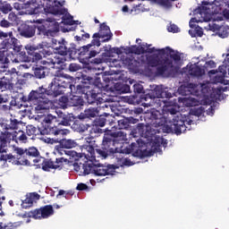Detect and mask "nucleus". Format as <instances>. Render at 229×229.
Listing matches in <instances>:
<instances>
[{
    "mask_svg": "<svg viewBox=\"0 0 229 229\" xmlns=\"http://www.w3.org/2000/svg\"><path fill=\"white\" fill-rule=\"evenodd\" d=\"M39 49L43 55V58L46 60L41 61L42 65L36 64L32 67L33 76L37 80H44L47 74H49V68L55 69V65H62L65 60L53 53L48 47H44V45H39Z\"/></svg>",
    "mask_w": 229,
    "mask_h": 229,
    "instance_id": "f257e3e1",
    "label": "nucleus"
},
{
    "mask_svg": "<svg viewBox=\"0 0 229 229\" xmlns=\"http://www.w3.org/2000/svg\"><path fill=\"white\" fill-rule=\"evenodd\" d=\"M56 123V116L53 114H47L44 117L42 127L37 129L35 125L29 124L26 126V133L31 139L37 137V135H52V137H58L62 135H67L69 130H63L55 125Z\"/></svg>",
    "mask_w": 229,
    "mask_h": 229,
    "instance_id": "f03ea898",
    "label": "nucleus"
},
{
    "mask_svg": "<svg viewBox=\"0 0 229 229\" xmlns=\"http://www.w3.org/2000/svg\"><path fill=\"white\" fill-rule=\"evenodd\" d=\"M158 55V53L146 55V60L142 62L143 64L148 65V67H157L156 74L157 76H164L165 78H169V76H171V70L173 69V67H174V65L173 64V61L169 58H165L161 60Z\"/></svg>",
    "mask_w": 229,
    "mask_h": 229,
    "instance_id": "7ed1b4c3",
    "label": "nucleus"
},
{
    "mask_svg": "<svg viewBox=\"0 0 229 229\" xmlns=\"http://www.w3.org/2000/svg\"><path fill=\"white\" fill-rule=\"evenodd\" d=\"M116 137L117 133L112 132V131L104 134L102 149L97 148L94 150L95 153H97L98 157H102V158H106L108 155H114L117 158L119 157L117 155H124V151L115 146V144H118L117 140H115Z\"/></svg>",
    "mask_w": 229,
    "mask_h": 229,
    "instance_id": "20e7f679",
    "label": "nucleus"
},
{
    "mask_svg": "<svg viewBox=\"0 0 229 229\" xmlns=\"http://www.w3.org/2000/svg\"><path fill=\"white\" fill-rule=\"evenodd\" d=\"M72 82V77L56 75L53 81L48 85L53 98H58V96L65 94V90H68V93L72 92V87H74Z\"/></svg>",
    "mask_w": 229,
    "mask_h": 229,
    "instance_id": "39448f33",
    "label": "nucleus"
},
{
    "mask_svg": "<svg viewBox=\"0 0 229 229\" xmlns=\"http://www.w3.org/2000/svg\"><path fill=\"white\" fill-rule=\"evenodd\" d=\"M0 47L6 49H13L15 53H21V42L17 38L13 37V32H4L0 30Z\"/></svg>",
    "mask_w": 229,
    "mask_h": 229,
    "instance_id": "423d86ee",
    "label": "nucleus"
},
{
    "mask_svg": "<svg viewBox=\"0 0 229 229\" xmlns=\"http://www.w3.org/2000/svg\"><path fill=\"white\" fill-rule=\"evenodd\" d=\"M46 96L53 98V93L49 86L47 88H44V86L38 87L37 89L31 90L28 96H22L21 99L23 103L35 105L36 103H38L39 99L46 98Z\"/></svg>",
    "mask_w": 229,
    "mask_h": 229,
    "instance_id": "0eeeda50",
    "label": "nucleus"
},
{
    "mask_svg": "<svg viewBox=\"0 0 229 229\" xmlns=\"http://www.w3.org/2000/svg\"><path fill=\"white\" fill-rule=\"evenodd\" d=\"M192 124V120L187 121V116L179 114L173 118V122L170 124V131H174L176 135H182L184 131H187V125Z\"/></svg>",
    "mask_w": 229,
    "mask_h": 229,
    "instance_id": "6e6552de",
    "label": "nucleus"
},
{
    "mask_svg": "<svg viewBox=\"0 0 229 229\" xmlns=\"http://www.w3.org/2000/svg\"><path fill=\"white\" fill-rule=\"evenodd\" d=\"M90 46L91 45H86L80 48H76V47H72L70 56H76L77 55L78 58H81V60H90V58H94L98 55V51L91 48Z\"/></svg>",
    "mask_w": 229,
    "mask_h": 229,
    "instance_id": "1a4fd4ad",
    "label": "nucleus"
},
{
    "mask_svg": "<svg viewBox=\"0 0 229 229\" xmlns=\"http://www.w3.org/2000/svg\"><path fill=\"white\" fill-rule=\"evenodd\" d=\"M17 153L21 157V165H30L31 161L40 155V152L35 147L29 148L28 149L19 148Z\"/></svg>",
    "mask_w": 229,
    "mask_h": 229,
    "instance_id": "9d476101",
    "label": "nucleus"
},
{
    "mask_svg": "<svg viewBox=\"0 0 229 229\" xmlns=\"http://www.w3.org/2000/svg\"><path fill=\"white\" fill-rule=\"evenodd\" d=\"M146 146V142L144 140L139 139L136 143L132 142L131 144L130 151H127V154L132 153V157L136 158H146V157H151V151L142 148Z\"/></svg>",
    "mask_w": 229,
    "mask_h": 229,
    "instance_id": "9b49d317",
    "label": "nucleus"
},
{
    "mask_svg": "<svg viewBox=\"0 0 229 229\" xmlns=\"http://www.w3.org/2000/svg\"><path fill=\"white\" fill-rule=\"evenodd\" d=\"M18 80L19 74H17L16 72L8 71L4 77L0 78L1 92H4V90H12Z\"/></svg>",
    "mask_w": 229,
    "mask_h": 229,
    "instance_id": "f8f14e48",
    "label": "nucleus"
},
{
    "mask_svg": "<svg viewBox=\"0 0 229 229\" xmlns=\"http://www.w3.org/2000/svg\"><path fill=\"white\" fill-rule=\"evenodd\" d=\"M54 214L53 205H46L29 212V217H32V219H47Z\"/></svg>",
    "mask_w": 229,
    "mask_h": 229,
    "instance_id": "ddd939ff",
    "label": "nucleus"
},
{
    "mask_svg": "<svg viewBox=\"0 0 229 229\" xmlns=\"http://www.w3.org/2000/svg\"><path fill=\"white\" fill-rule=\"evenodd\" d=\"M148 124H149V126H152L153 128H158L160 126H165V124H167V118L158 110H152L150 114H148Z\"/></svg>",
    "mask_w": 229,
    "mask_h": 229,
    "instance_id": "4468645a",
    "label": "nucleus"
},
{
    "mask_svg": "<svg viewBox=\"0 0 229 229\" xmlns=\"http://www.w3.org/2000/svg\"><path fill=\"white\" fill-rule=\"evenodd\" d=\"M52 47L55 53L61 56L71 55V51H72V48H67V41L64 38L60 40L55 38L52 39Z\"/></svg>",
    "mask_w": 229,
    "mask_h": 229,
    "instance_id": "2eb2a0df",
    "label": "nucleus"
},
{
    "mask_svg": "<svg viewBox=\"0 0 229 229\" xmlns=\"http://www.w3.org/2000/svg\"><path fill=\"white\" fill-rule=\"evenodd\" d=\"M50 3L52 4H47L43 8L46 13H52V15H65V13H67V9L62 8L64 4L59 1L54 0Z\"/></svg>",
    "mask_w": 229,
    "mask_h": 229,
    "instance_id": "dca6fc26",
    "label": "nucleus"
},
{
    "mask_svg": "<svg viewBox=\"0 0 229 229\" xmlns=\"http://www.w3.org/2000/svg\"><path fill=\"white\" fill-rule=\"evenodd\" d=\"M115 169L116 167L114 165H103L98 164L95 165L94 174L95 176H114Z\"/></svg>",
    "mask_w": 229,
    "mask_h": 229,
    "instance_id": "f3484780",
    "label": "nucleus"
},
{
    "mask_svg": "<svg viewBox=\"0 0 229 229\" xmlns=\"http://www.w3.org/2000/svg\"><path fill=\"white\" fill-rule=\"evenodd\" d=\"M67 162V158L59 157L53 162L51 159H43L41 162L43 171H49V169H62L64 167V163Z\"/></svg>",
    "mask_w": 229,
    "mask_h": 229,
    "instance_id": "a211bd4d",
    "label": "nucleus"
},
{
    "mask_svg": "<svg viewBox=\"0 0 229 229\" xmlns=\"http://www.w3.org/2000/svg\"><path fill=\"white\" fill-rule=\"evenodd\" d=\"M113 37L112 31H110V27L106 23L100 24V29L98 32L93 34V38H102V42H108Z\"/></svg>",
    "mask_w": 229,
    "mask_h": 229,
    "instance_id": "6ab92c4d",
    "label": "nucleus"
},
{
    "mask_svg": "<svg viewBox=\"0 0 229 229\" xmlns=\"http://www.w3.org/2000/svg\"><path fill=\"white\" fill-rule=\"evenodd\" d=\"M37 25L35 24L22 23L19 28V33L24 38H32V37H35Z\"/></svg>",
    "mask_w": 229,
    "mask_h": 229,
    "instance_id": "aec40b11",
    "label": "nucleus"
},
{
    "mask_svg": "<svg viewBox=\"0 0 229 229\" xmlns=\"http://www.w3.org/2000/svg\"><path fill=\"white\" fill-rule=\"evenodd\" d=\"M19 147H13V153L4 154L1 153L0 160L1 162H12V164H20L21 165V155L17 153Z\"/></svg>",
    "mask_w": 229,
    "mask_h": 229,
    "instance_id": "412c9836",
    "label": "nucleus"
},
{
    "mask_svg": "<svg viewBox=\"0 0 229 229\" xmlns=\"http://www.w3.org/2000/svg\"><path fill=\"white\" fill-rule=\"evenodd\" d=\"M64 153L70 157L69 159H67L66 162H64V164H69V165H73L74 167V171H76L77 173L80 172V158H81V157L80 156V154H78V152L74 151V150H69V151H64Z\"/></svg>",
    "mask_w": 229,
    "mask_h": 229,
    "instance_id": "4be33fe9",
    "label": "nucleus"
},
{
    "mask_svg": "<svg viewBox=\"0 0 229 229\" xmlns=\"http://www.w3.org/2000/svg\"><path fill=\"white\" fill-rule=\"evenodd\" d=\"M25 9L30 15H38L44 10V4H38L37 0H30L25 4Z\"/></svg>",
    "mask_w": 229,
    "mask_h": 229,
    "instance_id": "5701e85b",
    "label": "nucleus"
},
{
    "mask_svg": "<svg viewBox=\"0 0 229 229\" xmlns=\"http://www.w3.org/2000/svg\"><path fill=\"white\" fill-rule=\"evenodd\" d=\"M90 158L91 160L89 162H86L82 165V169H83V174H94V171H96V164L92 162L93 160H96V157H98V154L94 150V148H91L90 151Z\"/></svg>",
    "mask_w": 229,
    "mask_h": 229,
    "instance_id": "b1692460",
    "label": "nucleus"
},
{
    "mask_svg": "<svg viewBox=\"0 0 229 229\" xmlns=\"http://www.w3.org/2000/svg\"><path fill=\"white\" fill-rule=\"evenodd\" d=\"M85 119H80V115H78V118L73 116V121L72 122V124L70 125L72 130L73 131H78L79 133H83L89 130V125L87 123H83V121Z\"/></svg>",
    "mask_w": 229,
    "mask_h": 229,
    "instance_id": "393cba45",
    "label": "nucleus"
},
{
    "mask_svg": "<svg viewBox=\"0 0 229 229\" xmlns=\"http://www.w3.org/2000/svg\"><path fill=\"white\" fill-rule=\"evenodd\" d=\"M84 98L89 105H94V103L101 105V103H105V99L99 97V94L96 93V90L87 91Z\"/></svg>",
    "mask_w": 229,
    "mask_h": 229,
    "instance_id": "a878e982",
    "label": "nucleus"
},
{
    "mask_svg": "<svg viewBox=\"0 0 229 229\" xmlns=\"http://www.w3.org/2000/svg\"><path fill=\"white\" fill-rule=\"evenodd\" d=\"M12 140V132L4 131L0 133V153H6L8 145Z\"/></svg>",
    "mask_w": 229,
    "mask_h": 229,
    "instance_id": "bb28decb",
    "label": "nucleus"
},
{
    "mask_svg": "<svg viewBox=\"0 0 229 229\" xmlns=\"http://www.w3.org/2000/svg\"><path fill=\"white\" fill-rule=\"evenodd\" d=\"M164 98H165V91L162 88L157 87L145 96V101H148V99L155 101V99H164Z\"/></svg>",
    "mask_w": 229,
    "mask_h": 229,
    "instance_id": "cd10ccee",
    "label": "nucleus"
},
{
    "mask_svg": "<svg viewBox=\"0 0 229 229\" xmlns=\"http://www.w3.org/2000/svg\"><path fill=\"white\" fill-rule=\"evenodd\" d=\"M99 116V107L98 106H89L84 110L83 113L79 114V119H94V117Z\"/></svg>",
    "mask_w": 229,
    "mask_h": 229,
    "instance_id": "c85d7f7f",
    "label": "nucleus"
},
{
    "mask_svg": "<svg viewBox=\"0 0 229 229\" xmlns=\"http://www.w3.org/2000/svg\"><path fill=\"white\" fill-rule=\"evenodd\" d=\"M123 64L125 65L130 71L137 72L140 67V62L135 59L133 56H126L123 59Z\"/></svg>",
    "mask_w": 229,
    "mask_h": 229,
    "instance_id": "c756f323",
    "label": "nucleus"
},
{
    "mask_svg": "<svg viewBox=\"0 0 229 229\" xmlns=\"http://www.w3.org/2000/svg\"><path fill=\"white\" fill-rule=\"evenodd\" d=\"M44 23L47 27V30H48L50 37H55V34L60 31V23H58L56 21L48 18L44 21Z\"/></svg>",
    "mask_w": 229,
    "mask_h": 229,
    "instance_id": "7c9ffc66",
    "label": "nucleus"
},
{
    "mask_svg": "<svg viewBox=\"0 0 229 229\" xmlns=\"http://www.w3.org/2000/svg\"><path fill=\"white\" fill-rule=\"evenodd\" d=\"M1 126L3 130H18L19 124H21V122L17 119H3L1 122Z\"/></svg>",
    "mask_w": 229,
    "mask_h": 229,
    "instance_id": "2f4dec72",
    "label": "nucleus"
},
{
    "mask_svg": "<svg viewBox=\"0 0 229 229\" xmlns=\"http://www.w3.org/2000/svg\"><path fill=\"white\" fill-rule=\"evenodd\" d=\"M74 121V115L72 114L59 113L58 114V123L61 126H71Z\"/></svg>",
    "mask_w": 229,
    "mask_h": 229,
    "instance_id": "473e14b6",
    "label": "nucleus"
},
{
    "mask_svg": "<svg viewBox=\"0 0 229 229\" xmlns=\"http://www.w3.org/2000/svg\"><path fill=\"white\" fill-rule=\"evenodd\" d=\"M59 146L60 149L59 151H70V150H64V149H72V148H76L78 146V143L74 140L71 139H61L59 140Z\"/></svg>",
    "mask_w": 229,
    "mask_h": 229,
    "instance_id": "72a5a7b5",
    "label": "nucleus"
},
{
    "mask_svg": "<svg viewBox=\"0 0 229 229\" xmlns=\"http://www.w3.org/2000/svg\"><path fill=\"white\" fill-rule=\"evenodd\" d=\"M139 47L140 55H146V53H148V55H153V53H158V55H161L162 56L165 55V48H157L155 47H152V48L147 49L146 46H144V43L139 45Z\"/></svg>",
    "mask_w": 229,
    "mask_h": 229,
    "instance_id": "f704fd0d",
    "label": "nucleus"
},
{
    "mask_svg": "<svg viewBox=\"0 0 229 229\" xmlns=\"http://www.w3.org/2000/svg\"><path fill=\"white\" fill-rule=\"evenodd\" d=\"M139 119L130 116L118 121V126L120 130H128L131 124H137Z\"/></svg>",
    "mask_w": 229,
    "mask_h": 229,
    "instance_id": "c9c22d12",
    "label": "nucleus"
},
{
    "mask_svg": "<svg viewBox=\"0 0 229 229\" xmlns=\"http://www.w3.org/2000/svg\"><path fill=\"white\" fill-rule=\"evenodd\" d=\"M12 139L16 144H26L28 142V136L24 131H18L12 134Z\"/></svg>",
    "mask_w": 229,
    "mask_h": 229,
    "instance_id": "e433bc0d",
    "label": "nucleus"
},
{
    "mask_svg": "<svg viewBox=\"0 0 229 229\" xmlns=\"http://www.w3.org/2000/svg\"><path fill=\"white\" fill-rule=\"evenodd\" d=\"M187 67H188V74H190V76H193L195 78H200V76L205 74V71L196 64H191L190 66H187Z\"/></svg>",
    "mask_w": 229,
    "mask_h": 229,
    "instance_id": "4c0bfd02",
    "label": "nucleus"
},
{
    "mask_svg": "<svg viewBox=\"0 0 229 229\" xmlns=\"http://www.w3.org/2000/svg\"><path fill=\"white\" fill-rule=\"evenodd\" d=\"M35 110L37 112H42V110H49L51 108V100L42 98L38 103L34 104Z\"/></svg>",
    "mask_w": 229,
    "mask_h": 229,
    "instance_id": "58836bf2",
    "label": "nucleus"
},
{
    "mask_svg": "<svg viewBox=\"0 0 229 229\" xmlns=\"http://www.w3.org/2000/svg\"><path fill=\"white\" fill-rule=\"evenodd\" d=\"M225 55V58L224 60V64L220 65L218 67L219 72H222V74H229V47L227 48V53L225 55L223 54V56Z\"/></svg>",
    "mask_w": 229,
    "mask_h": 229,
    "instance_id": "ea45409f",
    "label": "nucleus"
},
{
    "mask_svg": "<svg viewBox=\"0 0 229 229\" xmlns=\"http://www.w3.org/2000/svg\"><path fill=\"white\" fill-rule=\"evenodd\" d=\"M70 106H83L85 100L81 95H72L69 101Z\"/></svg>",
    "mask_w": 229,
    "mask_h": 229,
    "instance_id": "a19ab883",
    "label": "nucleus"
},
{
    "mask_svg": "<svg viewBox=\"0 0 229 229\" xmlns=\"http://www.w3.org/2000/svg\"><path fill=\"white\" fill-rule=\"evenodd\" d=\"M213 4L219 12H225V10L229 8V0H214Z\"/></svg>",
    "mask_w": 229,
    "mask_h": 229,
    "instance_id": "79ce46f5",
    "label": "nucleus"
},
{
    "mask_svg": "<svg viewBox=\"0 0 229 229\" xmlns=\"http://www.w3.org/2000/svg\"><path fill=\"white\" fill-rule=\"evenodd\" d=\"M86 87L84 85L79 84L77 86H74L72 88V91H70V94H77V96H85L87 94L86 92Z\"/></svg>",
    "mask_w": 229,
    "mask_h": 229,
    "instance_id": "37998d69",
    "label": "nucleus"
},
{
    "mask_svg": "<svg viewBox=\"0 0 229 229\" xmlns=\"http://www.w3.org/2000/svg\"><path fill=\"white\" fill-rule=\"evenodd\" d=\"M134 133H139L140 137H148V133L146 132V125H144V123H138L134 129Z\"/></svg>",
    "mask_w": 229,
    "mask_h": 229,
    "instance_id": "c03bdc74",
    "label": "nucleus"
},
{
    "mask_svg": "<svg viewBox=\"0 0 229 229\" xmlns=\"http://www.w3.org/2000/svg\"><path fill=\"white\" fill-rule=\"evenodd\" d=\"M169 51L170 53V58L172 60H174V62H180V60H182V56L180 55V54H178V52H174V50H173V48L166 47L165 48V51Z\"/></svg>",
    "mask_w": 229,
    "mask_h": 229,
    "instance_id": "a18cd8bd",
    "label": "nucleus"
},
{
    "mask_svg": "<svg viewBox=\"0 0 229 229\" xmlns=\"http://www.w3.org/2000/svg\"><path fill=\"white\" fill-rule=\"evenodd\" d=\"M40 46H44V47H47V46L44 45V43L38 44L37 47V49H41L38 52H34L32 55V60H35L36 62H38V60H42V56H44V54H42V48H40Z\"/></svg>",
    "mask_w": 229,
    "mask_h": 229,
    "instance_id": "49530a36",
    "label": "nucleus"
},
{
    "mask_svg": "<svg viewBox=\"0 0 229 229\" xmlns=\"http://www.w3.org/2000/svg\"><path fill=\"white\" fill-rule=\"evenodd\" d=\"M37 28H38V35H40L41 37H51V35H49V31L47 30V27L46 26V23H43L42 25Z\"/></svg>",
    "mask_w": 229,
    "mask_h": 229,
    "instance_id": "de8ad7c7",
    "label": "nucleus"
},
{
    "mask_svg": "<svg viewBox=\"0 0 229 229\" xmlns=\"http://www.w3.org/2000/svg\"><path fill=\"white\" fill-rule=\"evenodd\" d=\"M93 124L95 126H99L100 128H103L106 124V118H105V116L103 115H100L93 121Z\"/></svg>",
    "mask_w": 229,
    "mask_h": 229,
    "instance_id": "09e8293b",
    "label": "nucleus"
},
{
    "mask_svg": "<svg viewBox=\"0 0 229 229\" xmlns=\"http://www.w3.org/2000/svg\"><path fill=\"white\" fill-rule=\"evenodd\" d=\"M229 35V27L228 26H222L218 30V36L220 38H227Z\"/></svg>",
    "mask_w": 229,
    "mask_h": 229,
    "instance_id": "8fccbe9b",
    "label": "nucleus"
},
{
    "mask_svg": "<svg viewBox=\"0 0 229 229\" xmlns=\"http://www.w3.org/2000/svg\"><path fill=\"white\" fill-rule=\"evenodd\" d=\"M99 38H93L91 43L88 44V46H90L91 49H96V46L97 47H99V46H101V40H99Z\"/></svg>",
    "mask_w": 229,
    "mask_h": 229,
    "instance_id": "3c124183",
    "label": "nucleus"
},
{
    "mask_svg": "<svg viewBox=\"0 0 229 229\" xmlns=\"http://www.w3.org/2000/svg\"><path fill=\"white\" fill-rule=\"evenodd\" d=\"M128 53H131V55H140V47L137 45H133L131 47H128Z\"/></svg>",
    "mask_w": 229,
    "mask_h": 229,
    "instance_id": "603ef678",
    "label": "nucleus"
},
{
    "mask_svg": "<svg viewBox=\"0 0 229 229\" xmlns=\"http://www.w3.org/2000/svg\"><path fill=\"white\" fill-rule=\"evenodd\" d=\"M80 69H81V66L76 63H72L68 66V71H70V72H77Z\"/></svg>",
    "mask_w": 229,
    "mask_h": 229,
    "instance_id": "864d4df0",
    "label": "nucleus"
},
{
    "mask_svg": "<svg viewBox=\"0 0 229 229\" xmlns=\"http://www.w3.org/2000/svg\"><path fill=\"white\" fill-rule=\"evenodd\" d=\"M133 92L134 94H142L144 92V86L140 83H136L133 85Z\"/></svg>",
    "mask_w": 229,
    "mask_h": 229,
    "instance_id": "5fc2aeb1",
    "label": "nucleus"
},
{
    "mask_svg": "<svg viewBox=\"0 0 229 229\" xmlns=\"http://www.w3.org/2000/svg\"><path fill=\"white\" fill-rule=\"evenodd\" d=\"M22 208H30L33 207V199L30 197L27 198L21 204Z\"/></svg>",
    "mask_w": 229,
    "mask_h": 229,
    "instance_id": "6e6d98bb",
    "label": "nucleus"
},
{
    "mask_svg": "<svg viewBox=\"0 0 229 229\" xmlns=\"http://www.w3.org/2000/svg\"><path fill=\"white\" fill-rule=\"evenodd\" d=\"M11 10H13V8L10 4L0 5V12H2V13H10Z\"/></svg>",
    "mask_w": 229,
    "mask_h": 229,
    "instance_id": "4d7b16f0",
    "label": "nucleus"
},
{
    "mask_svg": "<svg viewBox=\"0 0 229 229\" xmlns=\"http://www.w3.org/2000/svg\"><path fill=\"white\" fill-rule=\"evenodd\" d=\"M156 3H158V4H161V6H165L166 8H171V1L169 0H152Z\"/></svg>",
    "mask_w": 229,
    "mask_h": 229,
    "instance_id": "13d9d810",
    "label": "nucleus"
},
{
    "mask_svg": "<svg viewBox=\"0 0 229 229\" xmlns=\"http://www.w3.org/2000/svg\"><path fill=\"white\" fill-rule=\"evenodd\" d=\"M8 51L4 48L0 47V62H4L6 60V55Z\"/></svg>",
    "mask_w": 229,
    "mask_h": 229,
    "instance_id": "bf43d9fd",
    "label": "nucleus"
},
{
    "mask_svg": "<svg viewBox=\"0 0 229 229\" xmlns=\"http://www.w3.org/2000/svg\"><path fill=\"white\" fill-rule=\"evenodd\" d=\"M167 30L170 33H178L180 31V28L176 24H170Z\"/></svg>",
    "mask_w": 229,
    "mask_h": 229,
    "instance_id": "052dcab7",
    "label": "nucleus"
},
{
    "mask_svg": "<svg viewBox=\"0 0 229 229\" xmlns=\"http://www.w3.org/2000/svg\"><path fill=\"white\" fill-rule=\"evenodd\" d=\"M221 74L222 76L216 77V81H218V83H224V85H228L229 81L225 80V76H226V73L223 74V72H221Z\"/></svg>",
    "mask_w": 229,
    "mask_h": 229,
    "instance_id": "680f3d73",
    "label": "nucleus"
},
{
    "mask_svg": "<svg viewBox=\"0 0 229 229\" xmlns=\"http://www.w3.org/2000/svg\"><path fill=\"white\" fill-rule=\"evenodd\" d=\"M70 99L69 98L63 96L59 98V105H61V106H67V104L69 103Z\"/></svg>",
    "mask_w": 229,
    "mask_h": 229,
    "instance_id": "e2e57ef3",
    "label": "nucleus"
},
{
    "mask_svg": "<svg viewBox=\"0 0 229 229\" xmlns=\"http://www.w3.org/2000/svg\"><path fill=\"white\" fill-rule=\"evenodd\" d=\"M44 160H46V158L40 157L39 155L34 157L31 161H33V164H35V165H40V162H44Z\"/></svg>",
    "mask_w": 229,
    "mask_h": 229,
    "instance_id": "0e129e2a",
    "label": "nucleus"
},
{
    "mask_svg": "<svg viewBox=\"0 0 229 229\" xmlns=\"http://www.w3.org/2000/svg\"><path fill=\"white\" fill-rule=\"evenodd\" d=\"M118 162H121L123 165H131V160L124 157H118Z\"/></svg>",
    "mask_w": 229,
    "mask_h": 229,
    "instance_id": "69168bd1",
    "label": "nucleus"
},
{
    "mask_svg": "<svg viewBox=\"0 0 229 229\" xmlns=\"http://www.w3.org/2000/svg\"><path fill=\"white\" fill-rule=\"evenodd\" d=\"M205 12H207V8L204 5H200L195 9V13H199V15H203Z\"/></svg>",
    "mask_w": 229,
    "mask_h": 229,
    "instance_id": "338daca9",
    "label": "nucleus"
},
{
    "mask_svg": "<svg viewBox=\"0 0 229 229\" xmlns=\"http://www.w3.org/2000/svg\"><path fill=\"white\" fill-rule=\"evenodd\" d=\"M100 126L92 124L91 131L93 133H103V129Z\"/></svg>",
    "mask_w": 229,
    "mask_h": 229,
    "instance_id": "774afa93",
    "label": "nucleus"
}]
</instances>
